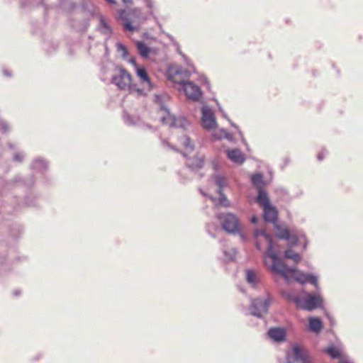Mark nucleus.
I'll return each mask as SVG.
<instances>
[{
  "instance_id": "obj_1",
  "label": "nucleus",
  "mask_w": 363,
  "mask_h": 363,
  "mask_svg": "<svg viewBox=\"0 0 363 363\" xmlns=\"http://www.w3.org/2000/svg\"><path fill=\"white\" fill-rule=\"evenodd\" d=\"M256 248L262 251L266 250L263 256L265 266L273 273L277 274L284 278L286 282L295 280L301 284L311 283L315 286H318V279L314 275L305 274L296 268L287 267L278 257L272 237L264 230L255 232Z\"/></svg>"
},
{
  "instance_id": "obj_2",
  "label": "nucleus",
  "mask_w": 363,
  "mask_h": 363,
  "mask_svg": "<svg viewBox=\"0 0 363 363\" xmlns=\"http://www.w3.org/2000/svg\"><path fill=\"white\" fill-rule=\"evenodd\" d=\"M111 82L120 90H128L130 95L135 97V94L143 93L140 87L133 84L131 74L123 67H116L111 78Z\"/></svg>"
},
{
  "instance_id": "obj_3",
  "label": "nucleus",
  "mask_w": 363,
  "mask_h": 363,
  "mask_svg": "<svg viewBox=\"0 0 363 363\" xmlns=\"http://www.w3.org/2000/svg\"><path fill=\"white\" fill-rule=\"evenodd\" d=\"M283 295L289 301H293L298 308L309 311L320 307L323 301L322 297L318 294H307L303 298L294 296L288 291H284Z\"/></svg>"
},
{
  "instance_id": "obj_4",
  "label": "nucleus",
  "mask_w": 363,
  "mask_h": 363,
  "mask_svg": "<svg viewBox=\"0 0 363 363\" xmlns=\"http://www.w3.org/2000/svg\"><path fill=\"white\" fill-rule=\"evenodd\" d=\"M155 100L160 106V120L163 124L180 128H186L189 125V122L185 118H175L169 113V110L162 104V96H155Z\"/></svg>"
},
{
  "instance_id": "obj_5",
  "label": "nucleus",
  "mask_w": 363,
  "mask_h": 363,
  "mask_svg": "<svg viewBox=\"0 0 363 363\" xmlns=\"http://www.w3.org/2000/svg\"><path fill=\"white\" fill-rule=\"evenodd\" d=\"M129 62L133 66L136 74L139 78L140 85L142 86V87L140 88V90H143V93L140 94H135V97L145 96L153 88L152 84L147 73V71L144 67L138 66L135 59L133 58L130 59Z\"/></svg>"
},
{
  "instance_id": "obj_6",
  "label": "nucleus",
  "mask_w": 363,
  "mask_h": 363,
  "mask_svg": "<svg viewBox=\"0 0 363 363\" xmlns=\"http://www.w3.org/2000/svg\"><path fill=\"white\" fill-rule=\"evenodd\" d=\"M175 83L179 86L178 90L183 91L188 99L198 101L201 98L202 91L200 87L193 82L183 80Z\"/></svg>"
},
{
  "instance_id": "obj_7",
  "label": "nucleus",
  "mask_w": 363,
  "mask_h": 363,
  "mask_svg": "<svg viewBox=\"0 0 363 363\" xmlns=\"http://www.w3.org/2000/svg\"><path fill=\"white\" fill-rule=\"evenodd\" d=\"M275 228L277 230V236L281 239L287 240L291 247L303 245V249L306 248L307 240L303 234H290L287 228L281 230L277 224Z\"/></svg>"
},
{
  "instance_id": "obj_8",
  "label": "nucleus",
  "mask_w": 363,
  "mask_h": 363,
  "mask_svg": "<svg viewBox=\"0 0 363 363\" xmlns=\"http://www.w3.org/2000/svg\"><path fill=\"white\" fill-rule=\"evenodd\" d=\"M270 303L271 298L269 295L254 299L250 307L251 314L259 318L262 317L267 313Z\"/></svg>"
},
{
  "instance_id": "obj_9",
  "label": "nucleus",
  "mask_w": 363,
  "mask_h": 363,
  "mask_svg": "<svg viewBox=\"0 0 363 363\" xmlns=\"http://www.w3.org/2000/svg\"><path fill=\"white\" fill-rule=\"evenodd\" d=\"M218 218L221 223L223 230L229 233H236L239 232L240 225L238 218L232 214L219 215Z\"/></svg>"
},
{
  "instance_id": "obj_10",
  "label": "nucleus",
  "mask_w": 363,
  "mask_h": 363,
  "mask_svg": "<svg viewBox=\"0 0 363 363\" xmlns=\"http://www.w3.org/2000/svg\"><path fill=\"white\" fill-rule=\"evenodd\" d=\"M286 363H312L307 357L304 350L298 346L294 345L291 350L287 353Z\"/></svg>"
},
{
  "instance_id": "obj_11",
  "label": "nucleus",
  "mask_w": 363,
  "mask_h": 363,
  "mask_svg": "<svg viewBox=\"0 0 363 363\" xmlns=\"http://www.w3.org/2000/svg\"><path fill=\"white\" fill-rule=\"evenodd\" d=\"M201 124L208 130H213L217 127V122L213 112L208 106H203L201 109Z\"/></svg>"
},
{
  "instance_id": "obj_12",
  "label": "nucleus",
  "mask_w": 363,
  "mask_h": 363,
  "mask_svg": "<svg viewBox=\"0 0 363 363\" xmlns=\"http://www.w3.org/2000/svg\"><path fill=\"white\" fill-rule=\"evenodd\" d=\"M225 153L227 157L236 164L240 165L245 160V155L239 149H227Z\"/></svg>"
},
{
  "instance_id": "obj_13",
  "label": "nucleus",
  "mask_w": 363,
  "mask_h": 363,
  "mask_svg": "<svg viewBox=\"0 0 363 363\" xmlns=\"http://www.w3.org/2000/svg\"><path fill=\"white\" fill-rule=\"evenodd\" d=\"M268 335L273 341L281 342L286 340V330L284 328H272L268 330Z\"/></svg>"
},
{
  "instance_id": "obj_14",
  "label": "nucleus",
  "mask_w": 363,
  "mask_h": 363,
  "mask_svg": "<svg viewBox=\"0 0 363 363\" xmlns=\"http://www.w3.org/2000/svg\"><path fill=\"white\" fill-rule=\"evenodd\" d=\"M264 218L266 221L275 223L277 219V211L272 205L263 208Z\"/></svg>"
},
{
  "instance_id": "obj_15",
  "label": "nucleus",
  "mask_w": 363,
  "mask_h": 363,
  "mask_svg": "<svg viewBox=\"0 0 363 363\" xmlns=\"http://www.w3.org/2000/svg\"><path fill=\"white\" fill-rule=\"evenodd\" d=\"M118 19L125 21L123 24L124 29L128 31H135L138 29L137 27L132 25L130 20L127 18L126 11L125 10H119L118 11Z\"/></svg>"
},
{
  "instance_id": "obj_16",
  "label": "nucleus",
  "mask_w": 363,
  "mask_h": 363,
  "mask_svg": "<svg viewBox=\"0 0 363 363\" xmlns=\"http://www.w3.org/2000/svg\"><path fill=\"white\" fill-rule=\"evenodd\" d=\"M308 323L310 330L315 333H319L323 328L322 321L318 318L310 317Z\"/></svg>"
},
{
  "instance_id": "obj_17",
  "label": "nucleus",
  "mask_w": 363,
  "mask_h": 363,
  "mask_svg": "<svg viewBox=\"0 0 363 363\" xmlns=\"http://www.w3.org/2000/svg\"><path fill=\"white\" fill-rule=\"evenodd\" d=\"M187 166L193 170L202 167L203 164V159L201 157L188 158L186 160Z\"/></svg>"
},
{
  "instance_id": "obj_18",
  "label": "nucleus",
  "mask_w": 363,
  "mask_h": 363,
  "mask_svg": "<svg viewBox=\"0 0 363 363\" xmlns=\"http://www.w3.org/2000/svg\"><path fill=\"white\" fill-rule=\"evenodd\" d=\"M257 201L263 208L271 205L268 195L263 189L258 190Z\"/></svg>"
},
{
  "instance_id": "obj_19",
  "label": "nucleus",
  "mask_w": 363,
  "mask_h": 363,
  "mask_svg": "<svg viewBox=\"0 0 363 363\" xmlns=\"http://www.w3.org/2000/svg\"><path fill=\"white\" fill-rule=\"evenodd\" d=\"M99 29L103 34L107 35H110L112 32L111 26L108 25L105 18L102 16L99 17Z\"/></svg>"
},
{
  "instance_id": "obj_20",
  "label": "nucleus",
  "mask_w": 363,
  "mask_h": 363,
  "mask_svg": "<svg viewBox=\"0 0 363 363\" xmlns=\"http://www.w3.org/2000/svg\"><path fill=\"white\" fill-rule=\"evenodd\" d=\"M212 137L214 140H220L222 138H226L229 141L233 140V135L228 133L225 129L221 128L218 130L215 131L212 134Z\"/></svg>"
},
{
  "instance_id": "obj_21",
  "label": "nucleus",
  "mask_w": 363,
  "mask_h": 363,
  "mask_svg": "<svg viewBox=\"0 0 363 363\" xmlns=\"http://www.w3.org/2000/svg\"><path fill=\"white\" fill-rule=\"evenodd\" d=\"M136 45L140 55L145 58L148 57L150 53V49L141 41H137Z\"/></svg>"
},
{
  "instance_id": "obj_22",
  "label": "nucleus",
  "mask_w": 363,
  "mask_h": 363,
  "mask_svg": "<svg viewBox=\"0 0 363 363\" xmlns=\"http://www.w3.org/2000/svg\"><path fill=\"white\" fill-rule=\"evenodd\" d=\"M252 182L257 188V189H262L264 182L263 181L262 175L260 174H256L252 176Z\"/></svg>"
},
{
  "instance_id": "obj_23",
  "label": "nucleus",
  "mask_w": 363,
  "mask_h": 363,
  "mask_svg": "<svg viewBox=\"0 0 363 363\" xmlns=\"http://www.w3.org/2000/svg\"><path fill=\"white\" fill-rule=\"evenodd\" d=\"M180 143L181 144L185 147L186 151L191 152L194 149V144L190 140L189 138L186 135H183L180 138Z\"/></svg>"
},
{
  "instance_id": "obj_24",
  "label": "nucleus",
  "mask_w": 363,
  "mask_h": 363,
  "mask_svg": "<svg viewBox=\"0 0 363 363\" xmlns=\"http://www.w3.org/2000/svg\"><path fill=\"white\" fill-rule=\"evenodd\" d=\"M245 273L247 282L252 286H255L257 281L255 272L251 269H247Z\"/></svg>"
},
{
  "instance_id": "obj_25",
  "label": "nucleus",
  "mask_w": 363,
  "mask_h": 363,
  "mask_svg": "<svg viewBox=\"0 0 363 363\" xmlns=\"http://www.w3.org/2000/svg\"><path fill=\"white\" fill-rule=\"evenodd\" d=\"M285 257L292 259L295 262H298L301 260V256L299 254L294 252L292 250H287L284 253Z\"/></svg>"
},
{
  "instance_id": "obj_26",
  "label": "nucleus",
  "mask_w": 363,
  "mask_h": 363,
  "mask_svg": "<svg viewBox=\"0 0 363 363\" xmlns=\"http://www.w3.org/2000/svg\"><path fill=\"white\" fill-rule=\"evenodd\" d=\"M326 352L333 359L341 357V351L335 347H330L326 350Z\"/></svg>"
},
{
  "instance_id": "obj_27",
  "label": "nucleus",
  "mask_w": 363,
  "mask_h": 363,
  "mask_svg": "<svg viewBox=\"0 0 363 363\" xmlns=\"http://www.w3.org/2000/svg\"><path fill=\"white\" fill-rule=\"evenodd\" d=\"M216 184L218 186V193H220L222 191V189L226 185L225 179L220 175H216L214 177Z\"/></svg>"
},
{
  "instance_id": "obj_28",
  "label": "nucleus",
  "mask_w": 363,
  "mask_h": 363,
  "mask_svg": "<svg viewBox=\"0 0 363 363\" xmlns=\"http://www.w3.org/2000/svg\"><path fill=\"white\" fill-rule=\"evenodd\" d=\"M223 254H224V259L225 261H230V260H233L234 259V257H235V255L237 254V251L235 249L232 248L230 250L229 252H228L226 250H224Z\"/></svg>"
},
{
  "instance_id": "obj_29",
  "label": "nucleus",
  "mask_w": 363,
  "mask_h": 363,
  "mask_svg": "<svg viewBox=\"0 0 363 363\" xmlns=\"http://www.w3.org/2000/svg\"><path fill=\"white\" fill-rule=\"evenodd\" d=\"M46 166L47 165H46L45 162L41 159L35 160L32 164V167L33 169H44L46 167Z\"/></svg>"
},
{
  "instance_id": "obj_30",
  "label": "nucleus",
  "mask_w": 363,
  "mask_h": 363,
  "mask_svg": "<svg viewBox=\"0 0 363 363\" xmlns=\"http://www.w3.org/2000/svg\"><path fill=\"white\" fill-rule=\"evenodd\" d=\"M116 48L118 52L121 53L123 57H126L128 55V51L124 45L121 43H116Z\"/></svg>"
},
{
  "instance_id": "obj_31",
  "label": "nucleus",
  "mask_w": 363,
  "mask_h": 363,
  "mask_svg": "<svg viewBox=\"0 0 363 363\" xmlns=\"http://www.w3.org/2000/svg\"><path fill=\"white\" fill-rule=\"evenodd\" d=\"M220 195V197L218 200V204L223 206H228L230 205L229 201L227 199L226 196L223 195L221 191L218 193Z\"/></svg>"
},
{
  "instance_id": "obj_32",
  "label": "nucleus",
  "mask_w": 363,
  "mask_h": 363,
  "mask_svg": "<svg viewBox=\"0 0 363 363\" xmlns=\"http://www.w3.org/2000/svg\"><path fill=\"white\" fill-rule=\"evenodd\" d=\"M23 157H24V155H23V154H22V153H16V154H15V155H14V160H15L16 161H17V162H21V161H22V160H23Z\"/></svg>"
},
{
  "instance_id": "obj_33",
  "label": "nucleus",
  "mask_w": 363,
  "mask_h": 363,
  "mask_svg": "<svg viewBox=\"0 0 363 363\" xmlns=\"http://www.w3.org/2000/svg\"><path fill=\"white\" fill-rule=\"evenodd\" d=\"M145 1L146 3L147 6L150 9H153V7H154V1H153V0H145Z\"/></svg>"
},
{
  "instance_id": "obj_34",
  "label": "nucleus",
  "mask_w": 363,
  "mask_h": 363,
  "mask_svg": "<svg viewBox=\"0 0 363 363\" xmlns=\"http://www.w3.org/2000/svg\"><path fill=\"white\" fill-rule=\"evenodd\" d=\"M239 135H240L241 136V138H242V143H243L246 146H247V143H246V141H245V138H243L242 133L240 130H239Z\"/></svg>"
},
{
  "instance_id": "obj_35",
  "label": "nucleus",
  "mask_w": 363,
  "mask_h": 363,
  "mask_svg": "<svg viewBox=\"0 0 363 363\" xmlns=\"http://www.w3.org/2000/svg\"><path fill=\"white\" fill-rule=\"evenodd\" d=\"M124 119L125 121L128 123V124H131L132 122L129 121L130 119V116H124Z\"/></svg>"
},
{
  "instance_id": "obj_36",
  "label": "nucleus",
  "mask_w": 363,
  "mask_h": 363,
  "mask_svg": "<svg viewBox=\"0 0 363 363\" xmlns=\"http://www.w3.org/2000/svg\"><path fill=\"white\" fill-rule=\"evenodd\" d=\"M323 157H324V155H323V153H319V154L318 155V159L319 160H322L323 159Z\"/></svg>"
},
{
  "instance_id": "obj_37",
  "label": "nucleus",
  "mask_w": 363,
  "mask_h": 363,
  "mask_svg": "<svg viewBox=\"0 0 363 363\" xmlns=\"http://www.w3.org/2000/svg\"><path fill=\"white\" fill-rule=\"evenodd\" d=\"M252 223H256L257 222V218L255 216H253L251 219Z\"/></svg>"
},
{
  "instance_id": "obj_38",
  "label": "nucleus",
  "mask_w": 363,
  "mask_h": 363,
  "mask_svg": "<svg viewBox=\"0 0 363 363\" xmlns=\"http://www.w3.org/2000/svg\"><path fill=\"white\" fill-rule=\"evenodd\" d=\"M2 129L4 131H6L7 130V125L6 123H2Z\"/></svg>"
},
{
  "instance_id": "obj_39",
  "label": "nucleus",
  "mask_w": 363,
  "mask_h": 363,
  "mask_svg": "<svg viewBox=\"0 0 363 363\" xmlns=\"http://www.w3.org/2000/svg\"><path fill=\"white\" fill-rule=\"evenodd\" d=\"M241 240L245 242L246 240V238L243 234L240 235Z\"/></svg>"
},
{
  "instance_id": "obj_40",
  "label": "nucleus",
  "mask_w": 363,
  "mask_h": 363,
  "mask_svg": "<svg viewBox=\"0 0 363 363\" xmlns=\"http://www.w3.org/2000/svg\"><path fill=\"white\" fill-rule=\"evenodd\" d=\"M340 363H351L347 359H342Z\"/></svg>"
},
{
  "instance_id": "obj_41",
  "label": "nucleus",
  "mask_w": 363,
  "mask_h": 363,
  "mask_svg": "<svg viewBox=\"0 0 363 363\" xmlns=\"http://www.w3.org/2000/svg\"><path fill=\"white\" fill-rule=\"evenodd\" d=\"M138 11H138V9H133V10L132 13H133V14L135 16V15H136V13H137Z\"/></svg>"
},
{
  "instance_id": "obj_42",
  "label": "nucleus",
  "mask_w": 363,
  "mask_h": 363,
  "mask_svg": "<svg viewBox=\"0 0 363 363\" xmlns=\"http://www.w3.org/2000/svg\"><path fill=\"white\" fill-rule=\"evenodd\" d=\"M220 108V111L222 112V115H223V116L224 118H227V116H226V114L224 113V111H223L220 108Z\"/></svg>"
},
{
  "instance_id": "obj_43",
  "label": "nucleus",
  "mask_w": 363,
  "mask_h": 363,
  "mask_svg": "<svg viewBox=\"0 0 363 363\" xmlns=\"http://www.w3.org/2000/svg\"><path fill=\"white\" fill-rule=\"evenodd\" d=\"M125 4L131 3L132 0H123Z\"/></svg>"
},
{
  "instance_id": "obj_44",
  "label": "nucleus",
  "mask_w": 363,
  "mask_h": 363,
  "mask_svg": "<svg viewBox=\"0 0 363 363\" xmlns=\"http://www.w3.org/2000/svg\"><path fill=\"white\" fill-rule=\"evenodd\" d=\"M108 3H111V4H115V1L114 0H106Z\"/></svg>"
},
{
  "instance_id": "obj_45",
  "label": "nucleus",
  "mask_w": 363,
  "mask_h": 363,
  "mask_svg": "<svg viewBox=\"0 0 363 363\" xmlns=\"http://www.w3.org/2000/svg\"><path fill=\"white\" fill-rule=\"evenodd\" d=\"M328 318L330 319V323L333 324V320L332 318L328 316Z\"/></svg>"
},
{
  "instance_id": "obj_46",
  "label": "nucleus",
  "mask_w": 363,
  "mask_h": 363,
  "mask_svg": "<svg viewBox=\"0 0 363 363\" xmlns=\"http://www.w3.org/2000/svg\"><path fill=\"white\" fill-rule=\"evenodd\" d=\"M230 124H231L233 127H235V128H238V127H237L234 123H233L232 122H230Z\"/></svg>"
},
{
  "instance_id": "obj_47",
  "label": "nucleus",
  "mask_w": 363,
  "mask_h": 363,
  "mask_svg": "<svg viewBox=\"0 0 363 363\" xmlns=\"http://www.w3.org/2000/svg\"><path fill=\"white\" fill-rule=\"evenodd\" d=\"M4 74H5V75H8V76H9V75H10V74H9V72H6V71L4 72Z\"/></svg>"
},
{
  "instance_id": "obj_48",
  "label": "nucleus",
  "mask_w": 363,
  "mask_h": 363,
  "mask_svg": "<svg viewBox=\"0 0 363 363\" xmlns=\"http://www.w3.org/2000/svg\"><path fill=\"white\" fill-rule=\"evenodd\" d=\"M211 199L216 203V200L213 198H211Z\"/></svg>"
}]
</instances>
